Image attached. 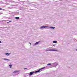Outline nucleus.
I'll list each match as a JSON object with an SVG mask.
<instances>
[{
	"label": "nucleus",
	"instance_id": "nucleus-1",
	"mask_svg": "<svg viewBox=\"0 0 77 77\" xmlns=\"http://www.w3.org/2000/svg\"><path fill=\"white\" fill-rule=\"evenodd\" d=\"M49 51H57V50H49Z\"/></svg>",
	"mask_w": 77,
	"mask_h": 77
},
{
	"label": "nucleus",
	"instance_id": "nucleus-2",
	"mask_svg": "<svg viewBox=\"0 0 77 77\" xmlns=\"http://www.w3.org/2000/svg\"><path fill=\"white\" fill-rule=\"evenodd\" d=\"M46 27H47V26H41L40 28L41 29H43V28H46Z\"/></svg>",
	"mask_w": 77,
	"mask_h": 77
},
{
	"label": "nucleus",
	"instance_id": "nucleus-3",
	"mask_svg": "<svg viewBox=\"0 0 77 77\" xmlns=\"http://www.w3.org/2000/svg\"><path fill=\"white\" fill-rule=\"evenodd\" d=\"M44 68H43L41 69H40L39 70H38L36 71V72H40V70H41V69H44Z\"/></svg>",
	"mask_w": 77,
	"mask_h": 77
},
{
	"label": "nucleus",
	"instance_id": "nucleus-4",
	"mask_svg": "<svg viewBox=\"0 0 77 77\" xmlns=\"http://www.w3.org/2000/svg\"><path fill=\"white\" fill-rule=\"evenodd\" d=\"M7 56H9L10 54H11V53H7L5 54Z\"/></svg>",
	"mask_w": 77,
	"mask_h": 77
},
{
	"label": "nucleus",
	"instance_id": "nucleus-5",
	"mask_svg": "<svg viewBox=\"0 0 77 77\" xmlns=\"http://www.w3.org/2000/svg\"><path fill=\"white\" fill-rule=\"evenodd\" d=\"M33 73H34V72H30L29 75H32V74H33Z\"/></svg>",
	"mask_w": 77,
	"mask_h": 77
},
{
	"label": "nucleus",
	"instance_id": "nucleus-6",
	"mask_svg": "<svg viewBox=\"0 0 77 77\" xmlns=\"http://www.w3.org/2000/svg\"><path fill=\"white\" fill-rule=\"evenodd\" d=\"M16 20H19L20 19V17H15Z\"/></svg>",
	"mask_w": 77,
	"mask_h": 77
},
{
	"label": "nucleus",
	"instance_id": "nucleus-7",
	"mask_svg": "<svg viewBox=\"0 0 77 77\" xmlns=\"http://www.w3.org/2000/svg\"><path fill=\"white\" fill-rule=\"evenodd\" d=\"M9 66H10V68H12V64L10 63L9 65Z\"/></svg>",
	"mask_w": 77,
	"mask_h": 77
},
{
	"label": "nucleus",
	"instance_id": "nucleus-8",
	"mask_svg": "<svg viewBox=\"0 0 77 77\" xmlns=\"http://www.w3.org/2000/svg\"><path fill=\"white\" fill-rule=\"evenodd\" d=\"M39 42H37L35 43V45H37V44H39Z\"/></svg>",
	"mask_w": 77,
	"mask_h": 77
},
{
	"label": "nucleus",
	"instance_id": "nucleus-9",
	"mask_svg": "<svg viewBox=\"0 0 77 77\" xmlns=\"http://www.w3.org/2000/svg\"><path fill=\"white\" fill-rule=\"evenodd\" d=\"M50 28H51V29H55V27H53V26H51L50 27Z\"/></svg>",
	"mask_w": 77,
	"mask_h": 77
},
{
	"label": "nucleus",
	"instance_id": "nucleus-10",
	"mask_svg": "<svg viewBox=\"0 0 77 77\" xmlns=\"http://www.w3.org/2000/svg\"><path fill=\"white\" fill-rule=\"evenodd\" d=\"M53 43H57V41H54L53 42Z\"/></svg>",
	"mask_w": 77,
	"mask_h": 77
},
{
	"label": "nucleus",
	"instance_id": "nucleus-11",
	"mask_svg": "<svg viewBox=\"0 0 77 77\" xmlns=\"http://www.w3.org/2000/svg\"><path fill=\"white\" fill-rule=\"evenodd\" d=\"M4 60H9V59H7L6 58H4Z\"/></svg>",
	"mask_w": 77,
	"mask_h": 77
},
{
	"label": "nucleus",
	"instance_id": "nucleus-12",
	"mask_svg": "<svg viewBox=\"0 0 77 77\" xmlns=\"http://www.w3.org/2000/svg\"><path fill=\"white\" fill-rule=\"evenodd\" d=\"M16 72H17V71H14V72H13V73H15Z\"/></svg>",
	"mask_w": 77,
	"mask_h": 77
},
{
	"label": "nucleus",
	"instance_id": "nucleus-13",
	"mask_svg": "<svg viewBox=\"0 0 77 77\" xmlns=\"http://www.w3.org/2000/svg\"><path fill=\"white\" fill-rule=\"evenodd\" d=\"M48 65L50 66V65H51V64L50 63H48Z\"/></svg>",
	"mask_w": 77,
	"mask_h": 77
},
{
	"label": "nucleus",
	"instance_id": "nucleus-14",
	"mask_svg": "<svg viewBox=\"0 0 77 77\" xmlns=\"http://www.w3.org/2000/svg\"><path fill=\"white\" fill-rule=\"evenodd\" d=\"M11 21H10L8 22H7V23H11Z\"/></svg>",
	"mask_w": 77,
	"mask_h": 77
},
{
	"label": "nucleus",
	"instance_id": "nucleus-15",
	"mask_svg": "<svg viewBox=\"0 0 77 77\" xmlns=\"http://www.w3.org/2000/svg\"><path fill=\"white\" fill-rule=\"evenodd\" d=\"M0 10H2V8H0Z\"/></svg>",
	"mask_w": 77,
	"mask_h": 77
},
{
	"label": "nucleus",
	"instance_id": "nucleus-16",
	"mask_svg": "<svg viewBox=\"0 0 77 77\" xmlns=\"http://www.w3.org/2000/svg\"><path fill=\"white\" fill-rule=\"evenodd\" d=\"M27 69V68H24V69Z\"/></svg>",
	"mask_w": 77,
	"mask_h": 77
},
{
	"label": "nucleus",
	"instance_id": "nucleus-17",
	"mask_svg": "<svg viewBox=\"0 0 77 77\" xmlns=\"http://www.w3.org/2000/svg\"><path fill=\"white\" fill-rule=\"evenodd\" d=\"M0 43H2V42H1V41H0Z\"/></svg>",
	"mask_w": 77,
	"mask_h": 77
},
{
	"label": "nucleus",
	"instance_id": "nucleus-18",
	"mask_svg": "<svg viewBox=\"0 0 77 77\" xmlns=\"http://www.w3.org/2000/svg\"><path fill=\"white\" fill-rule=\"evenodd\" d=\"M29 43V44H30V45H31V43Z\"/></svg>",
	"mask_w": 77,
	"mask_h": 77
},
{
	"label": "nucleus",
	"instance_id": "nucleus-19",
	"mask_svg": "<svg viewBox=\"0 0 77 77\" xmlns=\"http://www.w3.org/2000/svg\"><path fill=\"white\" fill-rule=\"evenodd\" d=\"M53 45V46H54V45Z\"/></svg>",
	"mask_w": 77,
	"mask_h": 77
}]
</instances>
